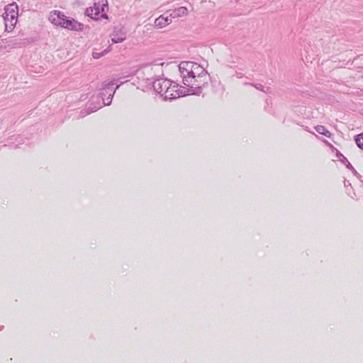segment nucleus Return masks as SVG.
Instances as JSON below:
<instances>
[{"mask_svg":"<svg viewBox=\"0 0 363 363\" xmlns=\"http://www.w3.org/2000/svg\"><path fill=\"white\" fill-rule=\"evenodd\" d=\"M179 70L188 94L199 95L201 93L202 88L208 84L207 71L196 62H182L179 65Z\"/></svg>","mask_w":363,"mask_h":363,"instance_id":"nucleus-1","label":"nucleus"},{"mask_svg":"<svg viewBox=\"0 0 363 363\" xmlns=\"http://www.w3.org/2000/svg\"><path fill=\"white\" fill-rule=\"evenodd\" d=\"M179 70L188 94L199 95L201 93L202 88L208 84L207 71L196 62H182L179 65Z\"/></svg>","mask_w":363,"mask_h":363,"instance_id":"nucleus-2","label":"nucleus"},{"mask_svg":"<svg viewBox=\"0 0 363 363\" xmlns=\"http://www.w3.org/2000/svg\"><path fill=\"white\" fill-rule=\"evenodd\" d=\"M115 84L116 82L113 80L103 82L99 88V90H101L99 95L101 98V102L99 101L96 102L97 105H92V112L97 111L104 106H108L111 104L112 98L116 91L113 87Z\"/></svg>","mask_w":363,"mask_h":363,"instance_id":"nucleus-3","label":"nucleus"},{"mask_svg":"<svg viewBox=\"0 0 363 363\" xmlns=\"http://www.w3.org/2000/svg\"><path fill=\"white\" fill-rule=\"evenodd\" d=\"M108 9L107 0H95L94 7H92V12L94 10V13H92V20L98 21L101 18L107 20L108 16L106 11H108Z\"/></svg>","mask_w":363,"mask_h":363,"instance_id":"nucleus-4","label":"nucleus"},{"mask_svg":"<svg viewBox=\"0 0 363 363\" xmlns=\"http://www.w3.org/2000/svg\"><path fill=\"white\" fill-rule=\"evenodd\" d=\"M169 87L165 89L164 92V99H174L179 98L180 96H183L185 95H189L186 93V89L183 87V89H179V85L177 84H173L172 82V85L168 86Z\"/></svg>","mask_w":363,"mask_h":363,"instance_id":"nucleus-5","label":"nucleus"},{"mask_svg":"<svg viewBox=\"0 0 363 363\" xmlns=\"http://www.w3.org/2000/svg\"><path fill=\"white\" fill-rule=\"evenodd\" d=\"M170 85H172V81L163 78L157 79L152 82V87L155 91L164 97L165 89Z\"/></svg>","mask_w":363,"mask_h":363,"instance_id":"nucleus-6","label":"nucleus"},{"mask_svg":"<svg viewBox=\"0 0 363 363\" xmlns=\"http://www.w3.org/2000/svg\"><path fill=\"white\" fill-rule=\"evenodd\" d=\"M18 16V6L16 3L10 4L5 7L4 19L17 20Z\"/></svg>","mask_w":363,"mask_h":363,"instance_id":"nucleus-7","label":"nucleus"},{"mask_svg":"<svg viewBox=\"0 0 363 363\" xmlns=\"http://www.w3.org/2000/svg\"><path fill=\"white\" fill-rule=\"evenodd\" d=\"M84 25L74 18H67V16L65 18L64 21L62 22V28H67L70 30L79 31L83 29Z\"/></svg>","mask_w":363,"mask_h":363,"instance_id":"nucleus-8","label":"nucleus"},{"mask_svg":"<svg viewBox=\"0 0 363 363\" xmlns=\"http://www.w3.org/2000/svg\"><path fill=\"white\" fill-rule=\"evenodd\" d=\"M172 18L168 11L160 16L155 21V26L159 28H162L172 22Z\"/></svg>","mask_w":363,"mask_h":363,"instance_id":"nucleus-9","label":"nucleus"},{"mask_svg":"<svg viewBox=\"0 0 363 363\" xmlns=\"http://www.w3.org/2000/svg\"><path fill=\"white\" fill-rule=\"evenodd\" d=\"M65 17L66 16L64 13L55 10L50 12L49 20L52 24L62 27Z\"/></svg>","mask_w":363,"mask_h":363,"instance_id":"nucleus-10","label":"nucleus"},{"mask_svg":"<svg viewBox=\"0 0 363 363\" xmlns=\"http://www.w3.org/2000/svg\"><path fill=\"white\" fill-rule=\"evenodd\" d=\"M170 14L172 20L182 16L188 15L189 11L186 7L181 6L174 10L167 11Z\"/></svg>","mask_w":363,"mask_h":363,"instance_id":"nucleus-11","label":"nucleus"},{"mask_svg":"<svg viewBox=\"0 0 363 363\" xmlns=\"http://www.w3.org/2000/svg\"><path fill=\"white\" fill-rule=\"evenodd\" d=\"M126 38L125 33L121 29L115 28L111 34V40L114 43H118L124 41Z\"/></svg>","mask_w":363,"mask_h":363,"instance_id":"nucleus-12","label":"nucleus"},{"mask_svg":"<svg viewBox=\"0 0 363 363\" xmlns=\"http://www.w3.org/2000/svg\"><path fill=\"white\" fill-rule=\"evenodd\" d=\"M4 20L5 23V30L8 32L13 30L17 23V20H13L12 21L11 19H8V21L7 19Z\"/></svg>","mask_w":363,"mask_h":363,"instance_id":"nucleus-13","label":"nucleus"},{"mask_svg":"<svg viewBox=\"0 0 363 363\" xmlns=\"http://www.w3.org/2000/svg\"><path fill=\"white\" fill-rule=\"evenodd\" d=\"M315 129L318 133L323 135L327 138H330L331 136L330 132L328 131L323 125H318Z\"/></svg>","mask_w":363,"mask_h":363,"instance_id":"nucleus-14","label":"nucleus"},{"mask_svg":"<svg viewBox=\"0 0 363 363\" xmlns=\"http://www.w3.org/2000/svg\"><path fill=\"white\" fill-rule=\"evenodd\" d=\"M355 143L363 150V133L359 134L355 137Z\"/></svg>","mask_w":363,"mask_h":363,"instance_id":"nucleus-15","label":"nucleus"},{"mask_svg":"<svg viewBox=\"0 0 363 363\" xmlns=\"http://www.w3.org/2000/svg\"><path fill=\"white\" fill-rule=\"evenodd\" d=\"M108 51L109 50L106 49L102 52H92V57L95 59H99L103 55H106Z\"/></svg>","mask_w":363,"mask_h":363,"instance_id":"nucleus-16","label":"nucleus"},{"mask_svg":"<svg viewBox=\"0 0 363 363\" xmlns=\"http://www.w3.org/2000/svg\"><path fill=\"white\" fill-rule=\"evenodd\" d=\"M90 113V111L89 110H86L84 111H81V117L86 116Z\"/></svg>","mask_w":363,"mask_h":363,"instance_id":"nucleus-17","label":"nucleus"},{"mask_svg":"<svg viewBox=\"0 0 363 363\" xmlns=\"http://www.w3.org/2000/svg\"><path fill=\"white\" fill-rule=\"evenodd\" d=\"M347 168L352 169L355 174H357V172L355 171V169L353 168V167L352 166V164L348 162V164H347Z\"/></svg>","mask_w":363,"mask_h":363,"instance_id":"nucleus-18","label":"nucleus"},{"mask_svg":"<svg viewBox=\"0 0 363 363\" xmlns=\"http://www.w3.org/2000/svg\"><path fill=\"white\" fill-rule=\"evenodd\" d=\"M255 88H256L257 89H259V90L263 91V86H262V84L256 85V86H255Z\"/></svg>","mask_w":363,"mask_h":363,"instance_id":"nucleus-19","label":"nucleus"},{"mask_svg":"<svg viewBox=\"0 0 363 363\" xmlns=\"http://www.w3.org/2000/svg\"><path fill=\"white\" fill-rule=\"evenodd\" d=\"M344 184H345V187H347L348 186H350V182L349 181H346V180L344 182Z\"/></svg>","mask_w":363,"mask_h":363,"instance_id":"nucleus-20","label":"nucleus"},{"mask_svg":"<svg viewBox=\"0 0 363 363\" xmlns=\"http://www.w3.org/2000/svg\"><path fill=\"white\" fill-rule=\"evenodd\" d=\"M89 9H86V15H87L88 16H89Z\"/></svg>","mask_w":363,"mask_h":363,"instance_id":"nucleus-21","label":"nucleus"}]
</instances>
